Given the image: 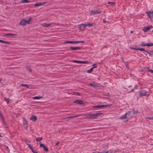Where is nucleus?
Instances as JSON below:
<instances>
[{
	"instance_id": "1",
	"label": "nucleus",
	"mask_w": 153,
	"mask_h": 153,
	"mask_svg": "<svg viewBox=\"0 0 153 153\" xmlns=\"http://www.w3.org/2000/svg\"><path fill=\"white\" fill-rule=\"evenodd\" d=\"M146 13L151 19H153V11H146Z\"/></svg>"
},
{
	"instance_id": "2",
	"label": "nucleus",
	"mask_w": 153,
	"mask_h": 153,
	"mask_svg": "<svg viewBox=\"0 0 153 153\" xmlns=\"http://www.w3.org/2000/svg\"><path fill=\"white\" fill-rule=\"evenodd\" d=\"M132 112L131 111H128L125 114L126 116V119H130L132 117Z\"/></svg>"
},
{
	"instance_id": "3",
	"label": "nucleus",
	"mask_w": 153,
	"mask_h": 153,
	"mask_svg": "<svg viewBox=\"0 0 153 153\" xmlns=\"http://www.w3.org/2000/svg\"><path fill=\"white\" fill-rule=\"evenodd\" d=\"M147 92L144 90H142L139 92V94L140 96L141 97L142 96H147Z\"/></svg>"
},
{
	"instance_id": "4",
	"label": "nucleus",
	"mask_w": 153,
	"mask_h": 153,
	"mask_svg": "<svg viewBox=\"0 0 153 153\" xmlns=\"http://www.w3.org/2000/svg\"><path fill=\"white\" fill-rule=\"evenodd\" d=\"M27 23V20L25 19H22L21 20L19 25L22 26L25 25Z\"/></svg>"
},
{
	"instance_id": "5",
	"label": "nucleus",
	"mask_w": 153,
	"mask_h": 153,
	"mask_svg": "<svg viewBox=\"0 0 153 153\" xmlns=\"http://www.w3.org/2000/svg\"><path fill=\"white\" fill-rule=\"evenodd\" d=\"M102 114V113H96L92 114V119H94L97 117Z\"/></svg>"
},
{
	"instance_id": "6",
	"label": "nucleus",
	"mask_w": 153,
	"mask_h": 153,
	"mask_svg": "<svg viewBox=\"0 0 153 153\" xmlns=\"http://www.w3.org/2000/svg\"><path fill=\"white\" fill-rule=\"evenodd\" d=\"M39 147L43 148L44 150L46 152H48V148L42 144L40 143Z\"/></svg>"
},
{
	"instance_id": "7",
	"label": "nucleus",
	"mask_w": 153,
	"mask_h": 153,
	"mask_svg": "<svg viewBox=\"0 0 153 153\" xmlns=\"http://www.w3.org/2000/svg\"><path fill=\"white\" fill-rule=\"evenodd\" d=\"M74 103H76L79 104H83L84 102L82 100H76L73 102Z\"/></svg>"
},
{
	"instance_id": "8",
	"label": "nucleus",
	"mask_w": 153,
	"mask_h": 153,
	"mask_svg": "<svg viewBox=\"0 0 153 153\" xmlns=\"http://www.w3.org/2000/svg\"><path fill=\"white\" fill-rule=\"evenodd\" d=\"M153 28V27L151 25L149 26H148L147 27H145L143 29V30L145 32H146L147 31L149 30L151 28Z\"/></svg>"
},
{
	"instance_id": "9",
	"label": "nucleus",
	"mask_w": 153,
	"mask_h": 153,
	"mask_svg": "<svg viewBox=\"0 0 153 153\" xmlns=\"http://www.w3.org/2000/svg\"><path fill=\"white\" fill-rule=\"evenodd\" d=\"M93 24H91V23L88 24H84L83 23L80 25H79L81 27L82 26L83 27V28L85 29V27L86 26H88L89 27H91L92 26Z\"/></svg>"
},
{
	"instance_id": "10",
	"label": "nucleus",
	"mask_w": 153,
	"mask_h": 153,
	"mask_svg": "<svg viewBox=\"0 0 153 153\" xmlns=\"http://www.w3.org/2000/svg\"><path fill=\"white\" fill-rule=\"evenodd\" d=\"M46 3V2H42L36 3L35 4V6H40L41 5H44Z\"/></svg>"
},
{
	"instance_id": "11",
	"label": "nucleus",
	"mask_w": 153,
	"mask_h": 153,
	"mask_svg": "<svg viewBox=\"0 0 153 153\" xmlns=\"http://www.w3.org/2000/svg\"><path fill=\"white\" fill-rule=\"evenodd\" d=\"M107 106L106 105H97L96 106H93V108H102L104 107L105 106Z\"/></svg>"
},
{
	"instance_id": "12",
	"label": "nucleus",
	"mask_w": 153,
	"mask_h": 153,
	"mask_svg": "<svg viewBox=\"0 0 153 153\" xmlns=\"http://www.w3.org/2000/svg\"><path fill=\"white\" fill-rule=\"evenodd\" d=\"M101 12V11H99L97 10H91V13L92 14H99Z\"/></svg>"
},
{
	"instance_id": "13",
	"label": "nucleus",
	"mask_w": 153,
	"mask_h": 153,
	"mask_svg": "<svg viewBox=\"0 0 153 153\" xmlns=\"http://www.w3.org/2000/svg\"><path fill=\"white\" fill-rule=\"evenodd\" d=\"M87 118L91 119H92V114H85Z\"/></svg>"
},
{
	"instance_id": "14",
	"label": "nucleus",
	"mask_w": 153,
	"mask_h": 153,
	"mask_svg": "<svg viewBox=\"0 0 153 153\" xmlns=\"http://www.w3.org/2000/svg\"><path fill=\"white\" fill-rule=\"evenodd\" d=\"M70 49L73 50H80L81 49V47H71Z\"/></svg>"
},
{
	"instance_id": "15",
	"label": "nucleus",
	"mask_w": 153,
	"mask_h": 153,
	"mask_svg": "<svg viewBox=\"0 0 153 153\" xmlns=\"http://www.w3.org/2000/svg\"><path fill=\"white\" fill-rule=\"evenodd\" d=\"M37 119V117L36 116H32L30 118V120H32V121L34 122H35L36 120Z\"/></svg>"
},
{
	"instance_id": "16",
	"label": "nucleus",
	"mask_w": 153,
	"mask_h": 153,
	"mask_svg": "<svg viewBox=\"0 0 153 153\" xmlns=\"http://www.w3.org/2000/svg\"><path fill=\"white\" fill-rule=\"evenodd\" d=\"M23 125L25 128H27V122L25 120L23 122Z\"/></svg>"
},
{
	"instance_id": "17",
	"label": "nucleus",
	"mask_w": 153,
	"mask_h": 153,
	"mask_svg": "<svg viewBox=\"0 0 153 153\" xmlns=\"http://www.w3.org/2000/svg\"><path fill=\"white\" fill-rule=\"evenodd\" d=\"M73 44H77L79 43H84V41H73Z\"/></svg>"
},
{
	"instance_id": "18",
	"label": "nucleus",
	"mask_w": 153,
	"mask_h": 153,
	"mask_svg": "<svg viewBox=\"0 0 153 153\" xmlns=\"http://www.w3.org/2000/svg\"><path fill=\"white\" fill-rule=\"evenodd\" d=\"M42 98V97L36 96L33 97V99L34 100H39Z\"/></svg>"
},
{
	"instance_id": "19",
	"label": "nucleus",
	"mask_w": 153,
	"mask_h": 153,
	"mask_svg": "<svg viewBox=\"0 0 153 153\" xmlns=\"http://www.w3.org/2000/svg\"><path fill=\"white\" fill-rule=\"evenodd\" d=\"M146 53H148L150 56L153 55V51H147Z\"/></svg>"
},
{
	"instance_id": "20",
	"label": "nucleus",
	"mask_w": 153,
	"mask_h": 153,
	"mask_svg": "<svg viewBox=\"0 0 153 153\" xmlns=\"http://www.w3.org/2000/svg\"><path fill=\"white\" fill-rule=\"evenodd\" d=\"M51 25V24H43L42 25L43 26L46 27H49Z\"/></svg>"
},
{
	"instance_id": "21",
	"label": "nucleus",
	"mask_w": 153,
	"mask_h": 153,
	"mask_svg": "<svg viewBox=\"0 0 153 153\" xmlns=\"http://www.w3.org/2000/svg\"><path fill=\"white\" fill-rule=\"evenodd\" d=\"M89 85L91 86H94L96 87H97V84H96L95 82H93L92 83H90L89 84Z\"/></svg>"
},
{
	"instance_id": "22",
	"label": "nucleus",
	"mask_w": 153,
	"mask_h": 153,
	"mask_svg": "<svg viewBox=\"0 0 153 153\" xmlns=\"http://www.w3.org/2000/svg\"><path fill=\"white\" fill-rule=\"evenodd\" d=\"M42 137H38L36 138V141L38 142L40 141H41L42 140Z\"/></svg>"
},
{
	"instance_id": "23",
	"label": "nucleus",
	"mask_w": 153,
	"mask_h": 153,
	"mask_svg": "<svg viewBox=\"0 0 153 153\" xmlns=\"http://www.w3.org/2000/svg\"><path fill=\"white\" fill-rule=\"evenodd\" d=\"M146 46H153V43H149L147 44H146Z\"/></svg>"
},
{
	"instance_id": "24",
	"label": "nucleus",
	"mask_w": 153,
	"mask_h": 153,
	"mask_svg": "<svg viewBox=\"0 0 153 153\" xmlns=\"http://www.w3.org/2000/svg\"><path fill=\"white\" fill-rule=\"evenodd\" d=\"M28 2L29 1L28 0H22L21 1V2L22 3H28Z\"/></svg>"
},
{
	"instance_id": "25",
	"label": "nucleus",
	"mask_w": 153,
	"mask_h": 153,
	"mask_svg": "<svg viewBox=\"0 0 153 153\" xmlns=\"http://www.w3.org/2000/svg\"><path fill=\"white\" fill-rule=\"evenodd\" d=\"M4 100L7 102V104H8L9 103L10 101L9 99L4 98Z\"/></svg>"
},
{
	"instance_id": "26",
	"label": "nucleus",
	"mask_w": 153,
	"mask_h": 153,
	"mask_svg": "<svg viewBox=\"0 0 153 153\" xmlns=\"http://www.w3.org/2000/svg\"><path fill=\"white\" fill-rule=\"evenodd\" d=\"M125 118L126 119V116L125 114L124 115L121 116L119 118L120 119H125Z\"/></svg>"
},
{
	"instance_id": "27",
	"label": "nucleus",
	"mask_w": 153,
	"mask_h": 153,
	"mask_svg": "<svg viewBox=\"0 0 153 153\" xmlns=\"http://www.w3.org/2000/svg\"><path fill=\"white\" fill-rule=\"evenodd\" d=\"M93 68H91L90 70L87 71V72L88 73H91L93 71Z\"/></svg>"
},
{
	"instance_id": "28",
	"label": "nucleus",
	"mask_w": 153,
	"mask_h": 153,
	"mask_svg": "<svg viewBox=\"0 0 153 153\" xmlns=\"http://www.w3.org/2000/svg\"><path fill=\"white\" fill-rule=\"evenodd\" d=\"M32 20V19L31 18H30L28 21H27V24H29L30 23V22H31V20Z\"/></svg>"
},
{
	"instance_id": "29",
	"label": "nucleus",
	"mask_w": 153,
	"mask_h": 153,
	"mask_svg": "<svg viewBox=\"0 0 153 153\" xmlns=\"http://www.w3.org/2000/svg\"><path fill=\"white\" fill-rule=\"evenodd\" d=\"M138 50H139L141 51H143L146 53V52L147 51L145 50V49L143 48H138Z\"/></svg>"
},
{
	"instance_id": "30",
	"label": "nucleus",
	"mask_w": 153,
	"mask_h": 153,
	"mask_svg": "<svg viewBox=\"0 0 153 153\" xmlns=\"http://www.w3.org/2000/svg\"><path fill=\"white\" fill-rule=\"evenodd\" d=\"M72 62L74 63L81 64V61L73 60Z\"/></svg>"
},
{
	"instance_id": "31",
	"label": "nucleus",
	"mask_w": 153,
	"mask_h": 153,
	"mask_svg": "<svg viewBox=\"0 0 153 153\" xmlns=\"http://www.w3.org/2000/svg\"><path fill=\"white\" fill-rule=\"evenodd\" d=\"M20 86H26L27 88H29L28 86L27 85L22 84H21Z\"/></svg>"
},
{
	"instance_id": "32",
	"label": "nucleus",
	"mask_w": 153,
	"mask_h": 153,
	"mask_svg": "<svg viewBox=\"0 0 153 153\" xmlns=\"http://www.w3.org/2000/svg\"><path fill=\"white\" fill-rule=\"evenodd\" d=\"M5 35L6 36H15L16 35V34H14L13 33H12L7 34H6Z\"/></svg>"
},
{
	"instance_id": "33",
	"label": "nucleus",
	"mask_w": 153,
	"mask_h": 153,
	"mask_svg": "<svg viewBox=\"0 0 153 153\" xmlns=\"http://www.w3.org/2000/svg\"><path fill=\"white\" fill-rule=\"evenodd\" d=\"M65 43H72L73 44V41H67L65 42Z\"/></svg>"
},
{
	"instance_id": "34",
	"label": "nucleus",
	"mask_w": 153,
	"mask_h": 153,
	"mask_svg": "<svg viewBox=\"0 0 153 153\" xmlns=\"http://www.w3.org/2000/svg\"><path fill=\"white\" fill-rule=\"evenodd\" d=\"M88 63L87 61H81V64H87Z\"/></svg>"
},
{
	"instance_id": "35",
	"label": "nucleus",
	"mask_w": 153,
	"mask_h": 153,
	"mask_svg": "<svg viewBox=\"0 0 153 153\" xmlns=\"http://www.w3.org/2000/svg\"><path fill=\"white\" fill-rule=\"evenodd\" d=\"M25 142L27 144V145H28V146H29V144H29L30 142L28 140H25Z\"/></svg>"
},
{
	"instance_id": "36",
	"label": "nucleus",
	"mask_w": 153,
	"mask_h": 153,
	"mask_svg": "<svg viewBox=\"0 0 153 153\" xmlns=\"http://www.w3.org/2000/svg\"><path fill=\"white\" fill-rule=\"evenodd\" d=\"M3 43H5V44H10V42H8L7 41H5L3 40V42H2Z\"/></svg>"
},
{
	"instance_id": "37",
	"label": "nucleus",
	"mask_w": 153,
	"mask_h": 153,
	"mask_svg": "<svg viewBox=\"0 0 153 153\" xmlns=\"http://www.w3.org/2000/svg\"><path fill=\"white\" fill-rule=\"evenodd\" d=\"M137 47H136L134 48L131 47V49L134 50H138V48H137Z\"/></svg>"
},
{
	"instance_id": "38",
	"label": "nucleus",
	"mask_w": 153,
	"mask_h": 153,
	"mask_svg": "<svg viewBox=\"0 0 153 153\" xmlns=\"http://www.w3.org/2000/svg\"><path fill=\"white\" fill-rule=\"evenodd\" d=\"M108 4H110L111 5H113L115 3L114 2H108Z\"/></svg>"
},
{
	"instance_id": "39",
	"label": "nucleus",
	"mask_w": 153,
	"mask_h": 153,
	"mask_svg": "<svg viewBox=\"0 0 153 153\" xmlns=\"http://www.w3.org/2000/svg\"><path fill=\"white\" fill-rule=\"evenodd\" d=\"M78 115H76V116H71V117H67V118H74V117H78Z\"/></svg>"
},
{
	"instance_id": "40",
	"label": "nucleus",
	"mask_w": 153,
	"mask_h": 153,
	"mask_svg": "<svg viewBox=\"0 0 153 153\" xmlns=\"http://www.w3.org/2000/svg\"><path fill=\"white\" fill-rule=\"evenodd\" d=\"M132 112V114L135 115V114H137L138 112L137 111H134L133 112Z\"/></svg>"
},
{
	"instance_id": "41",
	"label": "nucleus",
	"mask_w": 153,
	"mask_h": 153,
	"mask_svg": "<svg viewBox=\"0 0 153 153\" xmlns=\"http://www.w3.org/2000/svg\"><path fill=\"white\" fill-rule=\"evenodd\" d=\"M74 94L75 95H77L79 96L80 95V94L79 93L76 92H74Z\"/></svg>"
},
{
	"instance_id": "42",
	"label": "nucleus",
	"mask_w": 153,
	"mask_h": 153,
	"mask_svg": "<svg viewBox=\"0 0 153 153\" xmlns=\"http://www.w3.org/2000/svg\"><path fill=\"white\" fill-rule=\"evenodd\" d=\"M28 146H29V148L32 151V150H33L32 147L31 146L30 144H29Z\"/></svg>"
},
{
	"instance_id": "43",
	"label": "nucleus",
	"mask_w": 153,
	"mask_h": 153,
	"mask_svg": "<svg viewBox=\"0 0 153 153\" xmlns=\"http://www.w3.org/2000/svg\"><path fill=\"white\" fill-rule=\"evenodd\" d=\"M108 152L106 151L105 150H103L101 152H100V153H108Z\"/></svg>"
},
{
	"instance_id": "44",
	"label": "nucleus",
	"mask_w": 153,
	"mask_h": 153,
	"mask_svg": "<svg viewBox=\"0 0 153 153\" xmlns=\"http://www.w3.org/2000/svg\"><path fill=\"white\" fill-rule=\"evenodd\" d=\"M137 89V86H135L134 88L132 89L131 91H130V92H133L134 90L135 89Z\"/></svg>"
},
{
	"instance_id": "45",
	"label": "nucleus",
	"mask_w": 153,
	"mask_h": 153,
	"mask_svg": "<svg viewBox=\"0 0 153 153\" xmlns=\"http://www.w3.org/2000/svg\"><path fill=\"white\" fill-rule=\"evenodd\" d=\"M27 70L29 71L30 72L31 71V69L29 67H28L27 68Z\"/></svg>"
},
{
	"instance_id": "46",
	"label": "nucleus",
	"mask_w": 153,
	"mask_h": 153,
	"mask_svg": "<svg viewBox=\"0 0 153 153\" xmlns=\"http://www.w3.org/2000/svg\"><path fill=\"white\" fill-rule=\"evenodd\" d=\"M147 119L150 120H153V117H148Z\"/></svg>"
},
{
	"instance_id": "47",
	"label": "nucleus",
	"mask_w": 153,
	"mask_h": 153,
	"mask_svg": "<svg viewBox=\"0 0 153 153\" xmlns=\"http://www.w3.org/2000/svg\"><path fill=\"white\" fill-rule=\"evenodd\" d=\"M141 46H146V44H145L144 43H142Z\"/></svg>"
},
{
	"instance_id": "48",
	"label": "nucleus",
	"mask_w": 153,
	"mask_h": 153,
	"mask_svg": "<svg viewBox=\"0 0 153 153\" xmlns=\"http://www.w3.org/2000/svg\"><path fill=\"white\" fill-rule=\"evenodd\" d=\"M92 66H93V67L92 68H93V69L94 68H96L97 67V66L96 65V64L93 65Z\"/></svg>"
},
{
	"instance_id": "49",
	"label": "nucleus",
	"mask_w": 153,
	"mask_h": 153,
	"mask_svg": "<svg viewBox=\"0 0 153 153\" xmlns=\"http://www.w3.org/2000/svg\"><path fill=\"white\" fill-rule=\"evenodd\" d=\"M32 152H33V153H38L37 152L34 150H32Z\"/></svg>"
},
{
	"instance_id": "50",
	"label": "nucleus",
	"mask_w": 153,
	"mask_h": 153,
	"mask_svg": "<svg viewBox=\"0 0 153 153\" xmlns=\"http://www.w3.org/2000/svg\"><path fill=\"white\" fill-rule=\"evenodd\" d=\"M149 71L150 72L153 73V70H152L150 69V70H149Z\"/></svg>"
},
{
	"instance_id": "51",
	"label": "nucleus",
	"mask_w": 153,
	"mask_h": 153,
	"mask_svg": "<svg viewBox=\"0 0 153 153\" xmlns=\"http://www.w3.org/2000/svg\"><path fill=\"white\" fill-rule=\"evenodd\" d=\"M59 143V142H57L56 143V145L57 146L58 145V144Z\"/></svg>"
},
{
	"instance_id": "52",
	"label": "nucleus",
	"mask_w": 153,
	"mask_h": 153,
	"mask_svg": "<svg viewBox=\"0 0 153 153\" xmlns=\"http://www.w3.org/2000/svg\"><path fill=\"white\" fill-rule=\"evenodd\" d=\"M92 153H100V152H93Z\"/></svg>"
},
{
	"instance_id": "53",
	"label": "nucleus",
	"mask_w": 153,
	"mask_h": 153,
	"mask_svg": "<svg viewBox=\"0 0 153 153\" xmlns=\"http://www.w3.org/2000/svg\"><path fill=\"white\" fill-rule=\"evenodd\" d=\"M3 81V80L1 79H0V82L1 83Z\"/></svg>"
},
{
	"instance_id": "54",
	"label": "nucleus",
	"mask_w": 153,
	"mask_h": 153,
	"mask_svg": "<svg viewBox=\"0 0 153 153\" xmlns=\"http://www.w3.org/2000/svg\"><path fill=\"white\" fill-rule=\"evenodd\" d=\"M2 42H3V40H2L0 39V42H1L2 43Z\"/></svg>"
},
{
	"instance_id": "55",
	"label": "nucleus",
	"mask_w": 153,
	"mask_h": 153,
	"mask_svg": "<svg viewBox=\"0 0 153 153\" xmlns=\"http://www.w3.org/2000/svg\"><path fill=\"white\" fill-rule=\"evenodd\" d=\"M103 22L104 23H105L106 22V21H105V20L104 19L103 20Z\"/></svg>"
},
{
	"instance_id": "56",
	"label": "nucleus",
	"mask_w": 153,
	"mask_h": 153,
	"mask_svg": "<svg viewBox=\"0 0 153 153\" xmlns=\"http://www.w3.org/2000/svg\"><path fill=\"white\" fill-rule=\"evenodd\" d=\"M133 31H131V33H133Z\"/></svg>"
},
{
	"instance_id": "57",
	"label": "nucleus",
	"mask_w": 153,
	"mask_h": 153,
	"mask_svg": "<svg viewBox=\"0 0 153 153\" xmlns=\"http://www.w3.org/2000/svg\"><path fill=\"white\" fill-rule=\"evenodd\" d=\"M63 119H65V118H63Z\"/></svg>"
},
{
	"instance_id": "58",
	"label": "nucleus",
	"mask_w": 153,
	"mask_h": 153,
	"mask_svg": "<svg viewBox=\"0 0 153 153\" xmlns=\"http://www.w3.org/2000/svg\"><path fill=\"white\" fill-rule=\"evenodd\" d=\"M152 32H153V30H152Z\"/></svg>"
}]
</instances>
